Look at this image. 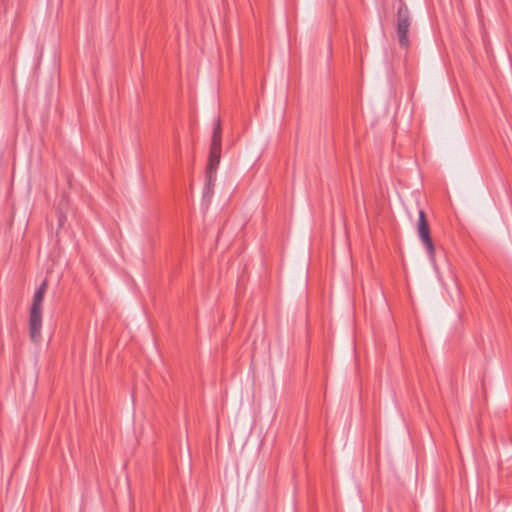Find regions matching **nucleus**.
<instances>
[{
    "label": "nucleus",
    "mask_w": 512,
    "mask_h": 512,
    "mask_svg": "<svg viewBox=\"0 0 512 512\" xmlns=\"http://www.w3.org/2000/svg\"><path fill=\"white\" fill-rule=\"evenodd\" d=\"M417 231L422 243L424 244L427 250L430 259L433 260L435 256V248L433 240L431 238L430 227L428 224L426 213L423 210L419 211Z\"/></svg>",
    "instance_id": "4"
},
{
    "label": "nucleus",
    "mask_w": 512,
    "mask_h": 512,
    "mask_svg": "<svg viewBox=\"0 0 512 512\" xmlns=\"http://www.w3.org/2000/svg\"><path fill=\"white\" fill-rule=\"evenodd\" d=\"M48 282L45 279L36 289L29 315V335L33 342L38 343L41 339L42 328V302L46 293Z\"/></svg>",
    "instance_id": "2"
},
{
    "label": "nucleus",
    "mask_w": 512,
    "mask_h": 512,
    "mask_svg": "<svg viewBox=\"0 0 512 512\" xmlns=\"http://www.w3.org/2000/svg\"><path fill=\"white\" fill-rule=\"evenodd\" d=\"M411 26V15L407 5L404 2H400L397 8V19H396V34L399 46L403 49H408L410 41L408 38V31Z\"/></svg>",
    "instance_id": "3"
},
{
    "label": "nucleus",
    "mask_w": 512,
    "mask_h": 512,
    "mask_svg": "<svg viewBox=\"0 0 512 512\" xmlns=\"http://www.w3.org/2000/svg\"><path fill=\"white\" fill-rule=\"evenodd\" d=\"M222 128L220 118H216L213 126L209 159L206 168V184L203 190V197H211L216 181V170L221 158Z\"/></svg>",
    "instance_id": "1"
}]
</instances>
